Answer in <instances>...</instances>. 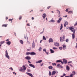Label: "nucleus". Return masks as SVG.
I'll return each instance as SVG.
<instances>
[{"label": "nucleus", "mask_w": 77, "mask_h": 77, "mask_svg": "<svg viewBox=\"0 0 77 77\" xmlns=\"http://www.w3.org/2000/svg\"><path fill=\"white\" fill-rule=\"evenodd\" d=\"M69 29H70L72 32H73V33L72 34V38L74 39L75 38V29L72 27H70L69 28Z\"/></svg>", "instance_id": "nucleus-1"}, {"label": "nucleus", "mask_w": 77, "mask_h": 77, "mask_svg": "<svg viewBox=\"0 0 77 77\" xmlns=\"http://www.w3.org/2000/svg\"><path fill=\"white\" fill-rule=\"evenodd\" d=\"M22 68L21 67L20 69H19V71L22 72H25V70L26 69V67L25 65H23L22 66Z\"/></svg>", "instance_id": "nucleus-2"}, {"label": "nucleus", "mask_w": 77, "mask_h": 77, "mask_svg": "<svg viewBox=\"0 0 77 77\" xmlns=\"http://www.w3.org/2000/svg\"><path fill=\"white\" fill-rule=\"evenodd\" d=\"M60 42H63L65 41V36L63 37H60Z\"/></svg>", "instance_id": "nucleus-3"}, {"label": "nucleus", "mask_w": 77, "mask_h": 77, "mask_svg": "<svg viewBox=\"0 0 77 77\" xmlns=\"http://www.w3.org/2000/svg\"><path fill=\"white\" fill-rule=\"evenodd\" d=\"M5 53V57H7V58H8V59H9V55H8V51L7 50L6 51Z\"/></svg>", "instance_id": "nucleus-4"}, {"label": "nucleus", "mask_w": 77, "mask_h": 77, "mask_svg": "<svg viewBox=\"0 0 77 77\" xmlns=\"http://www.w3.org/2000/svg\"><path fill=\"white\" fill-rule=\"evenodd\" d=\"M62 17H60L58 20L57 21V23H60V21H62Z\"/></svg>", "instance_id": "nucleus-5"}, {"label": "nucleus", "mask_w": 77, "mask_h": 77, "mask_svg": "<svg viewBox=\"0 0 77 77\" xmlns=\"http://www.w3.org/2000/svg\"><path fill=\"white\" fill-rule=\"evenodd\" d=\"M63 46V50H65L66 48V45H62Z\"/></svg>", "instance_id": "nucleus-6"}, {"label": "nucleus", "mask_w": 77, "mask_h": 77, "mask_svg": "<svg viewBox=\"0 0 77 77\" xmlns=\"http://www.w3.org/2000/svg\"><path fill=\"white\" fill-rule=\"evenodd\" d=\"M35 46V42L34 40L33 41V43L32 45V48H34Z\"/></svg>", "instance_id": "nucleus-7"}, {"label": "nucleus", "mask_w": 77, "mask_h": 77, "mask_svg": "<svg viewBox=\"0 0 77 77\" xmlns=\"http://www.w3.org/2000/svg\"><path fill=\"white\" fill-rule=\"evenodd\" d=\"M57 62H61L62 64H63V62L62 61L60 60H59L57 61Z\"/></svg>", "instance_id": "nucleus-8"}, {"label": "nucleus", "mask_w": 77, "mask_h": 77, "mask_svg": "<svg viewBox=\"0 0 77 77\" xmlns=\"http://www.w3.org/2000/svg\"><path fill=\"white\" fill-rule=\"evenodd\" d=\"M25 59L26 60H30V59H31V58L29 56H27L25 57Z\"/></svg>", "instance_id": "nucleus-9"}, {"label": "nucleus", "mask_w": 77, "mask_h": 77, "mask_svg": "<svg viewBox=\"0 0 77 77\" xmlns=\"http://www.w3.org/2000/svg\"><path fill=\"white\" fill-rule=\"evenodd\" d=\"M63 63H64L65 64H66L67 63V60H66L63 59Z\"/></svg>", "instance_id": "nucleus-10"}, {"label": "nucleus", "mask_w": 77, "mask_h": 77, "mask_svg": "<svg viewBox=\"0 0 77 77\" xmlns=\"http://www.w3.org/2000/svg\"><path fill=\"white\" fill-rule=\"evenodd\" d=\"M26 74L27 75H29V76H30L31 77H33V75L31 73H29L26 72Z\"/></svg>", "instance_id": "nucleus-11"}, {"label": "nucleus", "mask_w": 77, "mask_h": 77, "mask_svg": "<svg viewBox=\"0 0 77 77\" xmlns=\"http://www.w3.org/2000/svg\"><path fill=\"white\" fill-rule=\"evenodd\" d=\"M56 73V71H53L52 72V74H51V75H54V74H55Z\"/></svg>", "instance_id": "nucleus-12"}, {"label": "nucleus", "mask_w": 77, "mask_h": 77, "mask_svg": "<svg viewBox=\"0 0 77 77\" xmlns=\"http://www.w3.org/2000/svg\"><path fill=\"white\" fill-rule=\"evenodd\" d=\"M31 56H33L34 55H36V54L34 52H31Z\"/></svg>", "instance_id": "nucleus-13"}, {"label": "nucleus", "mask_w": 77, "mask_h": 77, "mask_svg": "<svg viewBox=\"0 0 77 77\" xmlns=\"http://www.w3.org/2000/svg\"><path fill=\"white\" fill-rule=\"evenodd\" d=\"M54 45H55L56 46H57V47H59V44L57 42L55 43L54 44Z\"/></svg>", "instance_id": "nucleus-14"}, {"label": "nucleus", "mask_w": 77, "mask_h": 77, "mask_svg": "<svg viewBox=\"0 0 77 77\" xmlns=\"http://www.w3.org/2000/svg\"><path fill=\"white\" fill-rule=\"evenodd\" d=\"M29 65L30 66H31V67H32V68H35V66H34V65L32 64H29Z\"/></svg>", "instance_id": "nucleus-15"}, {"label": "nucleus", "mask_w": 77, "mask_h": 77, "mask_svg": "<svg viewBox=\"0 0 77 77\" xmlns=\"http://www.w3.org/2000/svg\"><path fill=\"white\" fill-rule=\"evenodd\" d=\"M42 62V60H40L38 61H36L35 63H41V62Z\"/></svg>", "instance_id": "nucleus-16"}, {"label": "nucleus", "mask_w": 77, "mask_h": 77, "mask_svg": "<svg viewBox=\"0 0 77 77\" xmlns=\"http://www.w3.org/2000/svg\"><path fill=\"white\" fill-rule=\"evenodd\" d=\"M49 42H53V39L51 38H50L49 40Z\"/></svg>", "instance_id": "nucleus-17"}, {"label": "nucleus", "mask_w": 77, "mask_h": 77, "mask_svg": "<svg viewBox=\"0 0 77 77\" xmlns=\"http://www.w3.org/2000/svg\"><path fill=\"white\" fill-rule=\"evenodd\" d=\"M69 67L68 66H66V69L67 71H69Z\"/></svg>", "instance_id": "nucleus-18"}, {"label": "nucleus", "mask_w": 77, "mask_h": 77, "mask_svg": "<svg viewBox=\"0 0 77 77\" xmlns=\"http://www.w3.org/2000/svg\"><path fill=\"white\" fill-rule=\"evenodd\" d=\"M43 18L44 19L45 17H46V14L45 13H44L43 14Z\"/></svg>", "instance_id": "nucleus-19"}, {"label": "nucleus", "mask_w": 77, "mask_h": 77, "mask_svg": "<svg viewBox=\"0 0 77 77\" xmlns=\"http://www.w3.org/2000/svg\"><path fill=\"white\" fill-rule=\"evenodd\" d=\"M7 26H8L7 24H3L2 25V27H7Z\"/></svg>", "instance_id": "nucleus-20"}, {"label": "nucleus", "mask_w": 77, "mask_h": 77, "mask_svg": "<svg viewBox=\"0 0 77 77\" xmlns=\"http://www.w3.org/2000/svg\"><path fill=\"white\" fill-rule=\"evenodd\" d=\"M8 45H10L11 44V42L10 41L6 43Z\"/></svg>", "instance_id": "nucleus-21"}, {"label": "nucleus", "mask_w": 77, "mask_h": 77, "mask_svg": "<svg viewBox=\"0 0 77 77\" xmlns=\"http://www.w3.org/2000/svg\"><path fill=\"white\" fill-rule=\"evenodd\" d=\"M26 55H27H27H29V54L31 55V52H26Z\"/></svg>", "instance_id": "nucleus-22"}, {"label": "nucleus", "mask_w": 77, "mask_h": 77, "mask_svg": "<svg viewBox=\"0 0 77 77\" xmlns=\"http://www.w3.org/2000/svg\"><path fill=\"white\" fill-rule=\"evenodd\" d=\"M68 14H73V12L72 11H68Z\"/></svg>", "instance_id": "nucleus-23"}, {"label": "nucleus", "mask_w": 77, "mask_h": 77, "mask_svg": "<svg viewBox=\"0 0 77 77\" xmlns=\"http://www.w3.org/2000/svg\"><path fill=\"white\" fill-rule=\"evenodd\" d=\"M57 11L59 12V16H58V17H60V11H59L58 10H57Z\"/></svg>", "instance_id": "nucleus-24"}, {"label": "nucleus", "mask_w": 77, "mask_h": 77, "mask_svg": "<svg viewBox=\"0 0 77 77\" xmlns=\"http://www.w3.org/2000/svg\"><path fill=\"white\" fill-rule=\"evenodd\" d=\"M66 25H68V22H65V23L64 25V27H66Z\"/></svg>", "instance_id": "nucleus-25"}, {"label": "nucleus", "mask_w": 77, "mask_h": 77, "mask_svg": "<svg viewBox=\"0 0 77 77\" xmlns=\"http://www.w3.org/2000/svg\"><path fill=\"white\" fill-rule=\"evenodd\" d=\"M48 68L50 69H53V67L51 66H50L48 67Z\"/></svg>", "instance_id": "nucleus-26"}, {"label": "nucleus", "mask_w": 77, "mask_h": 77, "mask_svg": "<svg viewBox=\"0 0 77 77\" xmlns=\"http://www.w3.org/2000/svg\"><path fill=\"white\" fill-rule=\"evenodd\" d=\"M5 41H1L0 42V44H4V43H5Z\"/></svg>", "instance_id": "nucleus-27"}, {"label": "nucleus", "mask_w": 77, "mask_h": 77, "mask_svg": "<svg viewBox=\"0 0 77 77\" xmlns=\"http://www.w3.org/2000/svg\"><path fill=\"white\" fill-rule=\"evenodd\" d=\"M20 43H21V44H23V43H24V42H23V41L22 40H20Z\"/></svg>", "instance_id": "nucleus-28"}, {"label": "nucleus", "mask_w": 77, "mask_h": 77, "mask_svg": "<svg viewBox=\"0 0 77 77\" xmlns=\"http://www.w3.org/2000/svg\"><path fill=\"white\" fill-rule=\"evenodd\" d=\"M62 28H63V25H62V24H61L60 30H62Z\"/></svg>", "instance_id": "nucleus-29"}, {"label": "nucleus", "mask_w": 77, "mask_h": 77, "mask_svg": "<svg viewBox=\"0 0 77 77\" xmlns=\"http://www.w3.org/2000/svg\"><path fill=\"white\" fill-rule=\"evenodd\" d=\"M13 20V19H9V21H11V23H12V20Z\"/></svg>", "instance_id": "nucleus-30"}, {"label": "nucleus", "mask_w": 77, "mask_h": 77, "mask_svg": "<svg viewBox=\"0 0 77 77\" xmlns=\"http://www.w3.org/2000/svg\"><path fill=\"white\" fill-rule=\"evenodd\" d=\"M50 51L51 53H54V51L52 49H50Z\"/></svg>", "instance_id": "nucleus-31"}, {"label": "nucleus", "mask_w": 77, "mask_h": 77, "mask_svg": "<svg viewBox=\"0 0 77 77\" xmlns=\"http://www.w3.org/2000/svg\"><path fill=\"white\" fill-rule=\"evenodd\" d=\"M49 22H50V23H51V22H54V20H53V18H52L51 20H50Z\"/></svg>", "instance_id": "nucleus-32"}, {"label": "nucleus", "mask_w": 77, "mask_h": 77, "mask_svg": "<svg viewBox=\"0 0 77 77\" xmlns=\"http://www.w3.org/2000/svg\"><path fill=\"white\" fill-rule=\"evenodd\" d=\"M43 40H46L45 37L44 36H43Z\"/></svg>", "instance_id": "nucleus-33"}, {"label": "nucleus", "mask_w": 77, "mask_h": 77, "mask_svg": "<svg viewBox=\"0 0 77 77\" xmlns=\"http://www.w3.org/2000/svg\"><path fill=\"white\" fill-rule=\"evenodd\" d=\"M72 74H73V75H75V71H73L72 72Z\"/></svg>", "instance_id": "nucleus-34"}, {"label": "nucleus", "mask_w": 77, "mask_h": 77, "mask_svg": "<svg viewBox=\"0 0 77 77\" xmlns=\"http://www.w3.org/2000/svg\"><path fill=\"white\" fill-rule=\"evenodd\" d=\"M42 49V48H41V47H40L39 49H38V50L39 51H41Z\"/></svg>", "instance_id": "nucleus-35"}, {"label": "nucleus", "mask_w": 77, "mask_h": 77, "mask_svg": "<svg viewBox=\"0 0 77 77\" xmlns=\"http://www.w3.org/2000/svg\"><path fill=\"white\" fill-rule=\"evenodd\" d=\"M73 75V74H70V77H72Z\"/></svg>", "instance_id": "nucleus-36"}, {"label": "nucleus", "mask_w": 77, "mask_h": 77, "mask_svg": "<svg viewBox=\"0 0 77 77\" xmlns=\"http://www.w3.org/2000/svg\"><path fill=\"white\" fill-rule=\"evenodd\" d=\"M52 65H53V66H54V65H55V66H56V64L55 63H52Z\"/></svg>", "instance_id": "nucleus-37"}, {"label": "nucleus", "mask_w": 77, "mask_h": 77, "mask_svg": "<svg viewBox=\"0 0 77 77\" xmlns=\"http://www.w3.org/2000/svg\"><path fill=\"white\" fill-rule=\"evenodd\" d=\"M77 25V22H76L75 23L74 26H76Z\"/></svg>", "instance_id": "nucleus-38"}, {"label": "nucleus", "mask_w": 77, "mask_h": 77, "mask_svg": "<svg viewBox=\"0 0 77 77\" xmlns=\"http://www.w3.org/2000/svg\"><path fill=\"white\" fill-rule=\"evenodd\" d=\"M51 7V6H49L47 8V9H50V8Z\"/></svg>", "instance_id": "nucleus-39"}, {"label": "nucleus", "mask_w": 77, "mask_h": 77, "mask_svg": "<svg viewBox=\"0 0 77 77\" xmlns=\"http://www.w3.org/2000/svg\"><path fill=\"white\" fill-rule=\"evenodd\" d=\"M22 18V17L21 16H20L19 17V20H20Z\"/></svg>", "instance_id": "nucleus-40"}, {"label": "nucleus", "mask_w": 77, "mask_h": 77, "mask_svg": "<svg viewBox=\"0 0 77 77\" xmlns=\"http://www.w3.org/2000/svg\"><path fill=\"white\" fill-rule=\"evenodd\" d=\"M43 51H45V53H46V49H44L43 50Z\"/></svg>", "instance_id": "nucleus-41"}, {"label": "nucleus", "mask_w": 77, "mask_h": 77, "mask_svg": "<svg viewBox=\"0 0 77 77\" xmlns=\"http://www.w3.org/2000/svg\"><path fill=\"white\" fill-rule=\"evenodd\" d=\"M60 66V64H59L57 65V67H59Z\"/></svg>", "instance_id": "nucleus-42"}, {"label": "nucleus", "mask_w": 77, "mask_h": 77, "mask_svg": "<svg viewBox=\"0 0 77 77\" xmlns=\"http://www.w3.org/2000/svg\"><path fill=\"white\" fill-rule=\"evenodd\" d=\"M59 68H63V66H62V65H60V66H59Z\"/></svg>", "instance_id": "nucleus-43"}, {"label": "nucleus", "mask_w": 77, "mask_h": 77, "mask_svg": "<svg viewBox=\"0 0 77 77\" xmlns=\"http://www.w3.org/2000/svg\"><path fill=\"white\" fill-rule=\"evenodd\" d=\"M53 49H54V50H57V48L55 47H53Z\"/></svg>", "instance_id": "nucleus-44"}, {"label": "nucleus", "mask_w": 77, "mask_h": 77, "mask_svg": "<svg viewBox=\"0 0 77 77\" xmlns=\"http://www.w3.org/2000/svg\"><path fill=\"white\" fill-rule=\"evenodd\" d=\"M31 70L30 69H28L27 70V72H30Z\"/></svg>", "instance_id": "nucleus-45"}, {"label": "nucleus", "mask_w": 77, "mask_h": 77, "mask_svg": "<svg viewBox=\"0 0 77 77\" xmlns=\"http://www.w3.org/2000/svg\"><path fill=\"white\" fill-rule=\"evenodd\" d=\"M49 75H51V72L50 71L49 72Z\"/></svg>", "instance_id": "nucleus-46"}, {"label": "nucleus", "mask_w": 77, "mask_h": 77, "mask_svg": "<svg viewBox=\"0 0 77 77\" xmlns=\"http://www.w3.org/2000/svg\"><path fill=\"white\" fill-rule=\"evenodd\" d=\"M59 48L60 50H62V47H60Z\"/></svg>", "instance_id": "nucleus-47"}, {"label": "nucleus", "mask_w": 77, "mask_h": 77, "mask_svg": "<svg viewBox=\"0 0 77 77\" xmlns=\"http://www.w3.org/2000/svg\"><path fill=\"white\" fill-rule=\"evenodd\" d=\"M28 38H27V42L29 44H30V42H29V41H28Z\"/></svg>", "instance_id": "nucleus-48"}, {"label": "nucleus", "mask_w": 77, "mask_h": 77, "mask_svg": "<svg viewBox=\"0 0 77 77\" xmlns=\"http://www.w3.org/2000/svg\"><path fill=\"white\" fill-rule=\"evenodd\" d=\"M9 69H11V71H13V69H12V67L9 68Z\"/></svg>", "instance_id": "nucleus-49"}, {"label": "nucleus", "mask_w": 77, "mask_h": 77, "mask_svg": "<svg viewBox=\"0 0 77 77\" xmlns=\"http://www.w3.org/2000/svg\"><path fill=\"white\" fill-rule=\"evenodd\" d=\"M66 12H68V8L66 9Z\"/></svg>", "instance_id": "nucleus-50"}, {"label": "nucleus", "mask_w": 77, "mask_h": 77, "mask_svg": "<svg viewBox=\"0 0 77 77\" xmlns=\"http://www.w3.org/2000/svg\"><path fill=\"white\" fill-rule=\"evenodd\" d=\"M68 41H69V40H68V39H66V42H68Z\"/></svg>", "instance_id": "nucleus-51"}, {"label": "nucleus", "mask_w": 77, "mask_h": 77, "mask_svg": "<svg viewBox=\"0 0 77 77\" xmlns=\"http://www.w3.org/2000/svg\"><path fill=\"white\" fill-rule=\"evenodd\" d=\"M27 51H30V49H28L27 50Z\"/></svg>", "instance_id": "nucleus-52"}, {"label": "nucleus", "mask_w": 77, "mask_h": 77, "mask_svg": "<svg viewBox=\"0 0 77 77\" xmlns=\"http://www.w3.org/2000/svg\"><path fill=\"white\" fill-rule=\"evenodd\" d=\"M69 65L70 66H71V67H72V65L69 64Z\"/></svg>", "instance_id": "nucleus-53"}, {"label": "nucleus", "mask_w": 77, "mask_h": 77, "mask_svg": "<svg viewBox=\"0 0 77 77\" xmlns=\"http://www.w3.org/2000/svg\"><path fill=\"white\" fill-rule=\"evenodd\" d=\"M65 75H66V74H65V73H63V76H65Z\"/></svg>", "instance_id": "nucleus-54"}, {"label": "nucleus", "mask_w": 77, "mask_h": 77, "mask_svg": "<svg viewBox=\"0 0 77 77\" xmlns=\"http://www.w3.org/2000/svg\"><path fill=\"white\" fill-rule=\"evenodd\" d=\"M32 20H34V17H32Z\"/></svg>", "instance_id": "nucleus-55"}, {"label": "nucleus", "mask_w": 77, "mask_h": 77, "mask_svg": "<svg viewBox=\"0 0 77 77\" xmlns=\"http://www.w3.org/2000/svg\"><path fill=\"white\" fill-rule=\"evenodd\" d=\"M43 65H44V63H42L41 64V66H42Z\"/></svg>", "instance_id": "nucleus-56"}, {"label": "nucleus", "mask_w": 77, "mask_h": 77, "mask_svg": "<svg viewBox=\"0 0 77 77\" xmlns=\"http://www.w3.org/2000/svg\"><path fill=\"white\" fill-rule=\"evenodd\" d=\"M72 63V61H69L68 62V63Z\"/></svg>", "instance_id": "nucleus-57"}, {"label": "nucleus", "mask_w": 77, "mask_h": 77, "mask_svg": "<svg viewBox=\"0 0 77 77\" xmlns=\"http://www.w3.org/2000/svg\"><path fill=\"white\" fill-rule=\"evenodd\" d=\"M27 25L28 26H30V25H29V23L27 24Z\"/></svg>", "instance_id": "nucleus-58"}, {"label": "nucleus", "mask_w": 77, "mask_h": 77, "mask_svg": "<svg viewBox=\"0 0 77 77\" xmlns=\"http://www.w3.org/2000/svg\"><path fill=\"white\" fill-rule=\"evenodd\" d=\"M28 62H29V63H31V62H30V61L28 60Z\"/></svg>", "instance_id": "nucleus-59"}, {"label": "nucleus", "mask_w": 77, "mask_h": 77, "mask_svg": "<svg viewBox=\"0 0 77 77\" xmlns=\"http://www.w3.org/2000/svg\"><path fill=\"white\" fill-rule=\"evenodd\" d=\"M9 41V40L8 39H7L6 40V41Z\"/></svg>", "instance_id": "nucleus-60"}, {"label": "nucleus", "mask_w": 77, "mask_h": 77, "mask_svg": "<svg viewBox=\"0 0 77 77\" xmlns=\"http://www.w3.org/2000/svg\"><path fill=\"white\" fill-rule=\"evenodd\" d=\"M43 11H44V10H40V11L41 12H42Z\"/></svg>", "instance_id": "nucleus-61"}, {"label": "nucleus", "mask_w": 77, "mask_h": 77, "mask_svg": "<svg viewBox=\"0 0 77 77\" xmlns=\"http://www.w3.org/2000/svg\"><path fill=\"white\" fill-rule=\"evenodd\" d=\"M6 20H8V17H6Z\"/></svg>", "instance_id": "nucleus-62"}, {"label": "nucleus", "mask_w": 77, "mask_h": 77, "mask_svg": "<svg viewBox=\"0 0 77 77\" xmlns=\"http://www.w3.org/2000/svg\"><path fill=\"white\" fill-rule=\"evenodd\" d=\"M68 17L67 15H66L64 16V17H65V18H66V17Z\"/></svg>", "instance_id": "nucleus-63"}, {"label": "nucleus", "mask_w": 77, "mask_h": 77, "mask_svg": "<svg viewBox=\"0 0 77 77\" xmlns=\"http://www.w3.org/2000/svg\"><path fill=\"white\" fill-rule=\"evenodd\" d=\"M65 77H69V76H65Z\"/></svg>", "instance_id": "nucleus-64"}]
</instances>
